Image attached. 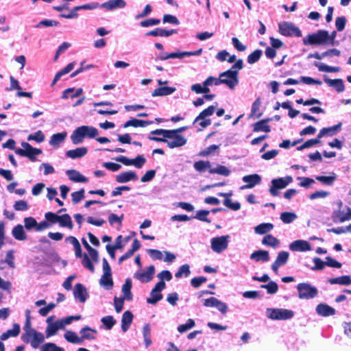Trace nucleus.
<instances>
[{"instance_id": "nucleus-43", "label": "nucleus", "mask_w": 351, "mask_h": 351, "mask_svg": "<svg viewBox=\"0 0 351 351\" xmlns=\"http://www.w3.org/2000/svg\"><path fill=\"white\" fill-rule=\"evenodd\" d=\"M58 223L60 226L61 227H66L69 228V229L73 228V222L71 217L68 214H64L60 216Z\"/></svg>"}, {"instance_id": "nucleus-9", "label": "nucleus", "mask_w": 351, "mask_h": 351, "mask_svg": "<svg viewBox=\"0 0 351 351\" xmlns=\"http://www.w3.org/2000/svg\"><path fill=\"white\" fill-rule=\"evenodd\" d=\"M220 77L223 78L224 81L229 82L228 84H225L232 90L234 89V87L239 84L238 71L232 68L220 73Z\"/></svg>"}, {"instance_id": "nucleus-15", "label": "nucleus", "mask_w": 351, "mask_h": 351, "mask_svg": "<svg viewBox=\"0 0 351 351\" xmlns=\"http://www.w3.org/2000/svg\"><path fill=\"white\" fill-rule=\"evenodd\" d=\"M125 5L126 3L124 0H110L99 5L101 8L110 11L117 8H123Z\"/></svg>"}, {"instance_id": "nucleus-6", "label": "nucleus", "mask_w": 351, "mask_h": 351, "mask_svg": "<svg viewBox=\"0 0 351 351\" xmlns=\"http://www.w3.org/2000/svg\"><path fill=\"white\" fill-rule=\"evenodd\" d=\"M229 235L213 237L210 239V247L216 253H221L228 248Z\"/></svg>"}, {"instance_id": "nucleus-21", "label": "nucleus", "mask_w": 351, "mask_h": 351, "mask_svg": "<svg viewBox=\"0 0 351 351\" xmlns=\"http://www.w3.org/2000/svg\"><path fill=\"white\" fill-rule=\"evenodd\" d=\"M66 174L69 177V179L75 182H82L86 183L88 182V179L82 175L78 171L75 169H69L66 171Z\"/></svg>"}, {"instance_id": "nucleus-55", "label": "nucleus", "mask_w": 351, "mask_h": 351, "mask_svg": "<svg viewBox=\"0 0 351 351\" xmlns=\"http://www.w3.org/2000/svg\"><path fill=\"white\" fill-rule=\"evenodd\" d=\"M195 325V321L192 319H189L186 324L179 325L178 327V330L180 333H183L193 327H194Z\"/></svg>"}, {"instance_id": "nucleus-63", "label": "nucleus", "mask_w": 351, "mask_h": 351, "mask_svg": "<svg viewBox=\"0 0 351 351\" xmlns=\"http://www.w3.org/2000/svg\"><path fill=\"white\" fill-rule=\"evenodd\" d=\"M147 252L153 260H162L163 256L162 252L158 250L148 249Z\"/></svg>"}, {"instance_id": "nucleus-42", "label": "nucleus", "mask_w": 351, "mask_h": 351, "mask_svg": "<svg viewBox=\"0 0 351 351\" xmlns=\"http://www.w3.org/2000/svg\"><path fill=\"white\" fill-rule=\"evenodd\" d=\"M228 82H229L224 81L223 78H222L220 76L219 78H216L215 77L210 76L203 82V85L204 86H212V85L218 86L221 84H228Z\"/></svg>"}, {"instance_id": "nucleus-27", "label": "nucleus", "mask_w": 351, "mask_h": 351, "mask_svg": "<svg viewBox=\"0 0 351 351\" xmlns=\"http://www.w3.org/2000/svg\"><path fill=\"white\" fill-rule=\"evenodd\" d=\"M132 287V282L130 278H127L125 281V283L123 285L121 291L123 294V298H125V300L131 301L132 300V293L131 292V289Z\"/></svg>"}, {"instance_id": "nucleus-3", "label": "nucleus", "mask_w": 351, "mask_h": 351, "mask_svg": "<svg viewBox=\"0 0 351 351\" xmlns=\"http://www.w3.org/2000/svg\"><path fill=\"white\" fill-rule=\"evenodd\" d=\"M265 313L266 316L272 320H287L294 315L293 311L285 308H267Z\"/></svg>"}, {"instance_id": "nucleus-33", "label": "nucleus", "mask_w": 351, "mask_h": 351, "mask_svg": "<svg viewBox=\"0 0 351 351\" xmlns=\"http://www.w3.org/2000/svg\"><path fill=\"white\" fill-rule=\"evenodd\" d=\"M328 282L331 285H341L348 286L351 285V278L349 276H342L337 278L328 279Z\"/></svg>"}, {"instance_id": "nucleus-28", "label": "nucleus", "mask_w": 351, "mask_h": 351, "mask_svg": "<svg viewBox=\"0 0 351 351\" xmlns=\"http://www.w3.org/2000/svg\"><path fill=\"white\" fill-rule=\"evenodd\" d=\"M153 123L152 121H144V120H140L136 119H131L129 121H126L123 124V128H128L130 126L138 128V127H146L149 125H151Z\"/></svg>"}, {"instance_id": "nucleus-62", "label": "nucleus", "mask_w": 351, "mask_h": 351, "mask_svg": "<svg viewBox=\"0 0 351 351\" xmlns=\"http://www.w3.org/2000/svg\"><path fill=\"white\" fill-rule=\"evenodd\" d=\"M82 264L85 268L90 270L92 273H93L95 271L94 265L91 263L88 256L86 254H84L83 255Z\"/></svg>"}, {"instance_id": "nucleus-40", "label": "nucleus", "mask_w": 351, "mask_h": 351, "mask_svg": "<svg viewBox=\"0 0 351 351\" xmlns=\"http://www.w3.org/2000/svg\"><path fill=\"white\" fill-rule=\"evenodd\" d=\"M216 107L214 106H210L203 111H202L199 114L195 119L193 121V124L199 121L202 119H204L207 117H210L213 114Z\"/></svg>"}, {"instance_id": "nucleus-13", "label": "nucleus", "mask_w": 351, "mask_h": 351, "mask_svg": "<svg viewBox=\"0 0 351 351\" xmlns=\"http://www.w3.org/2000/svg\"><path fill=\"white\" fill-rule=\"evenodd\" d=\"M155 267L154 265H149L147 270L143 272H136L134 277L141 282H148L151 281L155 274Z\"/></svg>"}, {"instance_id": "nucleus-47", "label": "nucleus", "mask_w": 351, "mask_h": 351, "mask_svg": "<svg viewBox=\"0 0 351 351\" xmlns=\"http://www.w3.org/2000/svg\"><path fill=\"white\" fill-rule=\"evenodd\" d=\"M336 179L335 173H332V175L329 176H317L316 180L321 182L324 184L331 186L334 183Z\"/></svg>"}, {"instance_id": "nucleus-60", "label": "nucleus", "mask_w": 351, "mask_h": 351, "mask_svg": "<svg viewBox=\"0 0 351 351\" xmlns=\"http://www.w3.org/2000/svg\"><path fill=\"white\" fill-rule=\"evenodd\" d=\"M25 227L27 230H32V228L36 229L37 221L32 217H25L24 219Z\"/></svg>"}, {"instance_id": "nucleus-30", "label": "nucleus", "mask_w": 351, "mask_h": 351, "mask_svg": "<svg viewBox=\"0 0 351 351\" xmlns=\"http://www.w3.org/2000/svg\"><path fill=\"white\" fill-rule=\"evenodd\" d=\"M271 120V119L267 118L256 122V123L254 124L253 130L254 132H269L271 131V128L270 126L267 123L269 122Z\"/></svg>"}, {"instance_id": "nucleus-23", "label": "nucleus", "mask_w": 351, "mask_h": 351, "mask_svg": "<svg viewBox=\"0 0 351 351\" xmlns=\"http://www.w3.org/2000/svg\"><path fill=\"white\" fill-rule=\"evenodd\" d=\"M324 82L328 84V86L332 87L338 93H342L345 90L343 81L341 79L331 80L327 77H324Z\"/></svg>"}, {"instance_id": "nucleus-32", "label": "nucleus", "mask_w": 351, "mask_h": 351, "mask_svg": "<svg viewBox=\"0 0 351 351\" xmlns=\"http://www.w3.org/2000/svg\"><path fill=\"white\" fill-rule=\"evenodd\" d=\"M261 106V99L258 97L253 102L251 108L250 117L259 118L262 116L263 113L260 112V107Z\"/></svg>"}, {"instance_id": "nucleus-14", "label": "nucleus", "mask_w": 351, "mask_h": 351, "mask_svg": "<svg viewBox=\"0 0 351 351\" xmlns=\"http://www.w3.org/2000/svg\"><path fill=\"white\" fill-rule=\"evenodd\" d=\"M242 180L247 184L241 186V189H252L261 182V177L258 174H251L243 176Z\"/></svg>"}, {"instance_id": "nucleus-19", "label": "nucleus", "mask_w": 351, "mask_h": 351, "mask_svg": "<svg viewBox=\"0 0 351 351\" xmlns=\"http://www.w3.org/2000/svg\"><path fill=\"white\" fill-rule=\"evenodd\" d=\"M341 128V123H339L337 125L322 128L319 134L318 138H322L324 136H332L338 133Z\"/></svg>"}, {"instance_id": "nucleus-36", "label": "nucleus", "mask_w": 351, "mask_h": 351, "mask_svg": "<svg viewBox=\"0 0 351 351\" xmlns=\"http://www.w3.org/2000/svg\"><path fill=\"white\" fill-rule=\"evenodd\" d=\"M64 339L69 343H75V344H82V339L80 337H79L76 332L67 330L64 334Z\"/></svg>"}, {"instance_id": "nucleus-56", "label": "nucleus", "mask_w": 351, "mask_h": 351, "mask_svg": "<svg viewBox=\"0 0 351 351\" xmlns=\"http://www.w3.org/2000/svg\"><path fill=\"white\" fill-rule=\"evenodd\" d=\"M336 217L340 222H343L345 221L350 220L351 219V208L348 207L346 213H345L344 211H339V213L337 214Z\"/></svg>"}, {"instance_id": "nucleus-52", "label": "nucleus", "mask_w": 351, "mask_h": 351, "mask_svg": "<svg viewBox=\"0 0 351 351\" xmlns=\"http://www.w3.org/2000/svg\"><path fill=\"white\" fill-rule=\"evenodd\" d=\"M289 254L288 252L281 251L278 254L277 258L275 261L276 264L282 266L285 265L288 261Z\"/></svg>"}, {"instance_id": "nucleus-54", "label": "nucleus", "mask_w": 351, "mask_h": 351, "mask_svg": "<svg viewBox=\"0 0 351 351\" xmlns=\"http://www.w3.org/2000/svg\"><path fill=\"white\" fill-rule=\"evenodd\" d=\"M28 141H35L37 143H40L44 141L45 140V134L40 130H38L33 134H29L27 136Z\"/></svg>"}, {"instance_id": "nucleus-25", "label": "nucleus", "mask_w": 351, "mask_h": 351, "mask_svg": "<svg viewBox=\"0 0 351 351\" xmlns=\"http://www.w3.org/2000/svg\"><path fill=\"white\" fill-rule=\"evenodd\" d=\"M289 248L292 252H306L307 251V241L296 240L291 243Z\"/></svg>"}, {"instance_id": "nucleus-64", "label": "nucleus", "mask_w": 351, "mask_h": 351, "mask_svg": "<svg viewBox=\"0 0 351 351\" xmlns=\"http://www.w3.org/2000/svg\"><path fill=\"white\" fill-rule=\"evenodd\" d=\"M162 22L164 23H168L176 25H178L180 24V21L177 17L171 14H165L163 16Z\"/></svg>"}, {"instance_id": "nucleus-37", "label": "nucleus", "mask_w": 351, "mask_h": 351, "mask_svg": "<svg viewBox=\"0 0 351 351\" xmlns=\"http://www.w3.org/2000/svg\"><path fill=\"white\" fill-rule=\"evenodd\" d=\"M274 228V225L271 223H263L254 228L255 233L258 234H265L270 232Z\"/></svg>"}, {"instance_id": "nucleus-34", "label": "nucleus", "mask_w": 351, "mask_h": 351, "mask_svg": "<svg viewBox=\"0 0 351 351\" xmlns=\"http://www.w3.org/2000/svg\"><path fill=\"white\" fill-rule=\"evenodd\" d=\"M262 244L276 248L280 245V241L271 234H267L263 238Z\"/></svg>"}, {"instance_id": "nucleus-44", "label": "nucleus", "mask_w": 351, "mask_h": 351, "mask_svg": "<svg viewBox=\"0 0 351 351\" xmlns=\"http://www.w3.org/2000/svg\"><path fill=\"white\" fill-rule=\"evenodd\" d=\"M191 274L190 267L188 264H184L180 266L175 274V277L176 278H181L183 276L188 277Z\"/></svg>"}, {"instance_id": "nucleus-16", "label": "nucleus", "mask_w": 351, "mask_h": 351, "mask_svg": "<svg viewBox=\"0 0 351 351\" xmlns=\"http://www.w3.org/2000/svg\"><path fill=\"white\" fill-rule=\"evenodd\" d=\"M80 333L81 335L80 338L82 339V343L84 340H94L96 339L95 335L97 333V331L90 327L86 326L81 328Z\"/></svg>"}, {"instance_id": "nucleus-8", "label": "nucleus", "mask_w": 351, "mask_h": 351, "mask_svg": "<svg viewBox=\"0 0 351 351\" xmlns=\"http://www.w3.org/2000/svg\"><path fill=\"white\" fill-rule=\"evenodd\" d=\"M328 32L326 30H319L312 34H308V44L310 45H328Z\"/></svg>"}, {"instance_id": "nucleus-53", "label": "nucleus", "mask_w": 351, "mask_h": 351, "mask_svg": "<svg viewBox=\"0 0 351 351\" xmlns=\"http://www.w3.org/2000/svg\"><path fill=\"white\" fill-rule=\"evenodd\" d=\"M261 287L267 289L269 294H274L278 291V286L274 281H269L267 285H262Z\"/></svg>"}, {"instance_id": "nucleus-24", "label": "nucleus", "mask_w": 351, "mask_h": 351, "mask_svg": "<svg viewBox=\"0 0 351 351\" xmlns=\"http://www.w3.org/2000/svg\"><path fill=\"white\" fill-rule=\"evenodd\" d=\"M176 33H177L176 29L166 30L162 28H156L154 30L147 32L145 36L169 37Z\"/></svg>"}, {"instance_id": "nucleus-31", "label": "nucleus", "mask_w": 351, "mask_h": 351, "mask_svg": "<svg viewBox=\"0 0 351 351\" xmlns=\"http://www.w3.org/2000/svg\"><path fill=\"white\" fill-rule=\"evenodd\" d=\"M12 236L19 241H24L27 239V235L24 231L22 225L19 224L14 227L12 231Z\"/></svg>"}, {"instance_id": "nucleus-35", "label": "nucleus", "mask_w": 351, "mask_h": 351, "mask_svg": "<svg viewBox=\"0 0 351 351\" xmlns=\"http://www.w3.org/2000/svg\"><path fill=\"white\" fill-rule=\"evenodd\" d=\"M66 136V132L54 134L51 136L49 144L53 147H58Z\"/></svg>"}, {"instance_id": "nucleus-51", "label": "nucleus", "mask_w": 351, "mask_h": 351, "mask_svg": "<svg viewBox=\"0 0 351 351\" xmlns=\"http://www.w3.org/2000/svg\"><path fill=\"white\" fill-rule=\"evenodd\" d=\"M101 323L105 326L106 330H110L116 324V320L112 315H108L101 319Z\"/></svg>"}, {"instance_id": "nucleus-10", "label": "nucleus", "mask_w": 351, "mask_h": 351, "mask_svg": "<svg viewBox=\"0 0 351 351\" xmlns=\"http://www.w3.org/2000/svg\"><path fill=\"white\" fill-rule=\"evenodd\" d=\"M166 287L165 282H158L152 289L150 293V298H147V302L151 304H156L158 301L162 299L161 291Z\"/></svg>"}, {"instance_id": "nucleus-29", "label": "nucleus", "mask_w": 351, "mask_h": 351, "mask_svg": "<svg viewBox=\"0 0 351 351\" xmlns=\"http://www.w3.org/2000/svg\"><path fill=\"white\" fill-rule=\"evenodd\" d=\"M175 87L162 86L156 88L152 93V97H161L171 95L176 91Z\"/></svg>"}, {"instance_id": "nucleus-39", "label": "nucleus", "mask_w": 351, "mask_h": 351, "mask_svg": "<svg viewBox=\"0 0 351 351\" xmlns=\"http://www.w3.org/2000/svg\"><path fill=\"white\" fill-rule=\"evenodd\" d=\"M230 170L226 166L217 165L216 167L210 169V173H217L223 176H229L230 175Z\"/></svg>"}, {"instance_id": "nucleus-1", "label": "nucleus", "mask_w": 351, "mask_h": 351, "mask_svg": "<svg viewBox=\"0 0 351 351\" xmlns=\"http://www.w3.org/2000/svg\"><path fill=\"white\" fill-rule=\"evenodd\" d=\"M99 134L98 130L90 125H82L74 130L71 135L73 144H81L84 138H95Z\"/></svg>"}, {"instance_id": "nucleus-22", "label": "nucleus", "mask_w": 351, "mask_h": 351, "mask_svg": "<svg viewBox=\"0 0 351 351\" xmlns=\"http://www.w3.org/2000/svg\"><path fill=\"white\" fill-rule=\"evenodd\" d=\"M316 312L323 317H328L335 314V309L326 304H319L316 307Z\"/></svg>"}, {"instance_id": "nucleus-26", "label": "nucleus", "mask_w": 351, "mask_h": 351, "mask_svg": "<svg viewBox=\"0 0 351 351\" xmlns=\"http://www.w3.org/2000/svg\"><path fill=\"white\" fill-rule=\"evenodd\" d=\"M133 314L130 311L123 313L121 318V329L125 332L129 329L133 319Z\"/></svg>"}, {"instance_id": "nucleus-41", "label": "nucleus", "mask_w": 351, "mask_h": 351, "mask_svg": "<svg viewBox=\"0 0 351 351\" xmlns=\"http://www.w3.org/2000/svg\"><path fill=\"white\" fill-rule=\"evenodd\" d=\"M143 335L144 338L145 345L146 348H148L152 344L151 339V328L149 324H145L143 327Z\"/></svg>"}, {"instance_id": "nucleus-57", "label": "nucleus", "mask_w": 351, "mask_h": 351, "mask_svg": "<svg viewBox=\"0 0 351 351\" xmlns=\"http://www.w3.org/2000/svg\"><path fill=\"white\" fill-rule=\"evenodd\" d=\"M100 285L104 287L106 290H110L113 287V280L112 276L110 277L101 276L99 280Z\"/></svg>"}, {"instance_id": "nucleus-7", "label": "nucleus", "mask_w": 351, "mask_h": 351, "mask_svg": "<svg viewBox=\"0 0 351 351\" xmlns=\"http://www.w3.org/2000/svg\"><path fill=\"white\" fill-rule=\"evenodd\" d=\"M278 26L280 34L284 36L296 37H300L302 36L300 29L292 23L282 22L279 23Z\"/></svg>"}, {"instance_id": "nucleus-12", "label": "nucleus", "mask_w": 351, "mask_h": 351, "mask_svg": "<svg viewBox=\"0 0 351 351\" xmlns=\"http://www.w3.org/2000/svg\"><path fill=\"white\" fill-rule=\"evenodd\" d=\"M65 326L66 324L62 319L55 321L54 324L47 325L45 329L46 337L49 338L56 335L59 330H64Z\"/></svg>"}, {"instance_id": "nucleus-2", "label": "nucleus", "mask_w": 351, "mask_h": 351, "mask_svg": "<svg viewBox=\"0 0 351 351\" xmlns=\"http://www.w3.org/2000/svg\"><path fill=\"white\" fill-rule=\"evenodd\" d=\"M169 135V136L165 138L148 136V138L150 141L165 143L171 149L184 146L187 142L186 138L180 134H170Z\"/></svg>"}, {"instance_id": "nucleus-58", "label": "nucleus", "mask_w": 351, "mask_h": 351, "mask_svg": "<svg viewBox=\"0 0 351 351\" xmlns=\"http://www.w3.org/2000/svg\"><path fill=\"white\" fill-rule=\"evenodd\" d=\"M71 197L73 203L77 204L84 198V189H82L78 191L72 193Z\"/></svg>"}, {"instance_id": "nucleus-4", "label": "nucleus", "mask_w": 351, "mask_h": 351, "mask_svg": "<svg viewBox=\"0 0 351 351\" xmlns=\"http://www.w3.org/2000/svg\"><path fill=\"white\" fill-rule=\"evenodd\" d=\"M21 339L25 343H30L34 348H40V345L45 341V335L37 330H30V333H23Z\"/></svg>"}, {"instance_id": "nucleus-17", "label": "nucleus", "mask_w": 351, "mask_h": 351, "mask_svg": "<svg viewBox=\"0 0 351 351\" xmlns=\"http://www.w3.org/2000/svg\"><path fill=\"white\" fill-rule=\"evenodd\" d=\"M136 180H138V176L132 171L123 172L116 176V181L119 183H126Z\"/></svg>"}, {"instance_id": "nucleus-59", "label": "nucleus", "mask_w": 351, "mask_h": 351, "mask_svg": "<svg viewBox=\"0 0 351 351\" xmlns=\"http://www.w3.org/2000/svg\"><path fill=\"white\" fill-rule=\"evenodd\" d=\"M59 24V22L54 21V20H49V19H44L41 21H40L36 25V28H40L41 27H52V26H57Z\"/></svg>"}, {"instance_id": "nucleus-18", "label": "nucleus", "mask_w": 351, "mask_h": 351, "mask_svg": "<svg viewBox=\"0 0 351 351\" xmlns=\"http://www.w3.org/2000/svg\"><path fill=\"white\" fill-rule=\"evenodd\" d=\"M250 258L256 262H267L270 259L269 252L263 250L254 251Z\"/></svg>"}, {"instance_id": "nucleus-20", "label": "nucleus", "mask_w": 351, "mask_h": 351, "mask_svg": "<svg viewBox=\"0 0 351 351\" xmlns=\"http://www.w3.org/2000/svg\"><path fill=\"white\" fill-rule=\"evenodd\" d=\"M88 152V149L85 147H77L75 149L68 150L65 153L67 158L71 159L81 158L84 156Z\"/></svg>"}, {"instance_id": "nucleus-5", "label": "nucleus", "mask_w": 351, "mask_h": 351, "mask_svg": "<svg viewBox=\"0 0 351 351\" xmlns=\"http://www.w3.org/2000/svg\"><path fill=\"white\" fill-rule=\"evenodd\" d=\"M293 182V178L291 176H285L273 179L271 182V186L269 188V193L272 196H278L279 195L278 190L287 187L290 183Z\"/></svg>"}, {"instance_id": "nucleus-50", "label": "nucleus", "mask_w": 351, "mask_h": 351, "mask_svg": "<svg viewBox=\"0 0 351 351\" xmlns=\"http://www.w3.org/2000/svg\"><path fill=\"white\" fill-rule=\"evenodd\" d=\"M40 351H64V350L58 346L54 343H46L43 344L40 348Z\"/></svg>"}, {"instance_id": "nucleus-61", "label": "nucleus", "mask_w": 351, "mask_h": 351, "mask_svg": "<svg viewBox=\"0 0 351 351\" xmlns=\"http://www.w3.org/2000/svg\"><path fill=\"white\" fill-rule=\"evenodd\" d=\"M299 292V298L301 299L307 298V283H300L297 287Z\"/></svg>"}, {"instance_id": "nucleus-11", "label": "nucleus", "mask_w": 351, "mask_h": 351, "mask_svg": "<svg viewBox=\"0 0 351 351\" xmlns=\"http://www.w3.org/2000/svg\"><path fill=\"white\" fill-rule=\"evenodd\" d=\"M73 296L76 301L84 303L89 297V294L85 286L81 283H77L73 289Z\"/></svg>"}, {"instance_id": "nucleus-49", "label": "nucleus", "mask_w": 351, "mask_h": 351, "mask_svg": "<svg viewBox=\"0 0 351 351\" xmlns=\"http://www.w3.org/2000/svg\"><path fill=\"white\" fill-rule=\"evenodd\" d=\"M263 54V51L261 49H256L250 53L247 58V61L249 64H252L256 63L259 60L261 56Z\"/></svg>"}, {"instance_id": "nucleus-38", "label": "nucleus", "mask_w": 351, "mask_h": 351, "mask_svg": "<svg viewBox=\"0 0 351 351\" xmlns=\"http://www.w3.org/2000/svg\"><path fill=\"white\" fill-rule=\"evenodd\" d=\"M193 167L199 173L204 172L207 169H208V171L210 172V169H211V163L208 160H199L194 163Z\"/></svg>"}, {"instance_id": "nucleus-48", "label": "nucleus", "mask_w": 351, "mask_h": 351, "mask_svg": "<svg viewBox=\"0 0 351 351\" xmlns=\"http://www.w3.org/2000/svg\"><path fill=\"white\" fill-rule=\"evenodd\" d=\"M315 66L318 68L319 71L324 72H339L341 69L337 66H330L324 63H315Z\"/></svg>"}, {"instance_id": "nucleus-46", "label": "nucleus", "mask_w": 351, "mask_h": 351, "mask_svg": "<svg viewBox=\"0 0 351 351\" xmlns=\"http://www.w3.org/2000/svg\"><path fill=\"white\" fill-rule=\"evenodd\" d=\"M209 213H210V210H199L196 212V214L193 217L199 221L210 223L211 222V220L207 217V216L209 215Z\"/></svg>"}, {"instance_id": "nucleus-45", "label": "nucleus", "mask_w": 351, "mask_h": 351, "mask_svg": "<svg viewBox=\"0 0 351 351\" xmlns=\"http://www.w3.org/2000/svg\"><path fill=\"white\" fill-rule=\"evenodd\" d=\"M297 215L292 212H283L280 214V219L285 223H291L297 219Z\"/></svg>"}]
</instances>
